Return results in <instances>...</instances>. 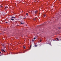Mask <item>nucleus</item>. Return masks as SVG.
<instances>
[{"label":"nucleus","mask_w":61,"mask_h":61,"mask_svg":"<svg viewBox=\"0 0 61 61\" xmlns=\"http://www.w3.org/2000/svg\"><path fill=\"white\" fill-rule=\"evenodd\" d=\"M1 51L2 52H5V51L3 49H2L1 50Z\"/></svg>","instance_id":"f257e3e1"},{"label":"nucleus","mask_w":61,"mask_h":61,"mask_svg":"<svg viewBox=\"0 0 61 61\" xmlns=\"http://www.w3.org/2000/svg\"><path fill=\"white\" fill-rule=\"evenodd\" d=\"M38 12V11H37V10L35 12V14H36H36H37V13Z\"/></svg>","instance_id":"f03ea898"},{"label":"nucleus","mask_w":61,"mask_h":61,"mask_svg":"<svg viewBox=\"0 0 61 61\" xmlns=\"http://www.w3.org/2000/svg\"><path fill=\"white\" fill-rule=\"evenodd\" d=\"M12 18H15L16 17H15L12 16Z\"/></svg>","instance_id":"7ed1b4c3"},{"label":"nucleus","mask_w":61,"mask_h":61,"mask_svg":"<svg viewBox=\"0 0 61 61\" xmlns=\"http://www.w3.org/2000/svg\"><path fill=\"white\" fill-rule=\"evenodd\" d=\"M11 20H12V21H14V19L11 18Z\"/></svg>","instance_id":"20e7f679"},{"label":"nucleus","mask_w":61,"mask_h":61,"mask_svg":"<svg viewBox=\"0 0 61 61\" xmlns=\"http://www.w3.org/2000/svg\"><path fill=\"white\" fill-rule=\"evenodd\" d=\"M35 47H37V45H35Z\"/></svg>","instance_id":"39448f33"},{"label":"nucleus","mask_w":61,"mask_h":61,"mask_svg":"<svg viewBox=\"0 0 61 61\" xmlns=\"http://www.w3.org/2000/svg\"><path fill=\"white\" fill-rule=\"evenodd\" d=\"M26 15H28V13H26Z\"/></svg>","instance_id":"423d86ee"},{"label":"nucleus","mask_w":61,"mask_h":61,"mask_svg":"<svg viewBox=\"0 0 61 61\" xmlns=\"http://www.w3.org/2000/svg\"><path fill=\"white\" fill-rule=\"evenodd\" d=\"M5 8H8V7L7 6H6L5 7Z\"/></svg>","instance_id":"0eeeda50"},{"label":"nucleus","mask_w":61,"mask_h":61,"mask_svg":"<svg viewBox=\"0 0 61 61\" xmlns=\"http://www.w3.org/2000/svg\"><path fill=\"white\" fill-rule=\"evenodd\" d=\"M56 39L57 40H59L57 38H56Z\"/></svg>","instance_id":"6e6552de"},{"label":"nucleus","mask_w":61,"mask_h":61,"mask_svg":"<svg viewBox=\"0 0 61 61\" xmlns=\"http://www.w3.org/2000/svg\"><path fill=\"white\" fill-rule=\"evenodd\" d=\"M20 24H24V23H22V22H21V23H20Z\"/></svg>","instance_id":"1a4fd4ad"},{"label":"nucleus","mask_w":61,"mask_h":61,"mask_svg":"<svg viewBox=\"0 0 61 61\" xmlns=\"http://www.w3.org/2000/svg\"><path fill=\"white\" fill-rule=\"evenodd\" d=\"M44 17H45V16H46V15H44Z\"/></svg>","instance_id":"9d476101"},{"label":"nucleus","mask_w":61,"mask_h":61,"mask_svg":"<svg viewBox=\"0 0 61 61\" xmlns=\"http://www.w3.org/2000/svg\"><path fill=\"white\" fill-rule=\"evenodd\" d=\"M32 41H33V42H34V40H32Z\"/></svg>","instance_id":"9b49d317"},{"label":"nucleus","mask_w":61,"mask_h":61,"mask_svg":"<svg viewBox=\"0 0 61 61\" xmlns=\"http://www.w3.org/2000/svg\"><path fill=\"white\" fill-rule=\"evenodd\" d=\"M23 48H24V49H25V47L24 46Z\"/></svg>","instance_id":"f8f14e48"},{"label":"nucleus","mask_w":61,"mask_h":61,"mask_svg":"<svg viewBox=\"0 0 61 61\" xmlns=\"http://www.w3.org/2000/svg\"><path fill=\"white\" fill-rule=\"evenodd\" d=\"M36 19L35 18V19H34V20H36Z\"/></svg>","instance_id":"ddd939ff"},{"label":"nucleus","mask_w":61,"mask_h":61,"mask_svg":"<svg viewBox=\"0 0 61 61\" xmlns=\"http://www.w3.org/2000/svg\"><path fill=\"white\" fill-rule=\"evenodd\" d=\"M34 40H35V39H36V38H34Z\"/></svg>","instance_id":"4468645a"},{"label":"nucleus","mask_w":61,"mask_h":61,"mask_svg":"<svg viewBox=\"0 0 61 61\" xmlns=\"http://www.w3.org/2000/svg\"><path fill=\"white\" fill-rule=\"evenodd\" d=\"M59 29H61V28H60V27H59Z\"/></svg>","instance_id":"2eb2a0df"},{"label":"nucleus","mask_w":61,"mask_h":61,"mask_svg":"<svg viewBox=\"0 0 61 61\" xmlns=\"http://www.w3.org/2000/svg\"><path fill=\"white\" fill-rule=\"evenodd\" d=\"M41 41H42V40H41L40 42H41Z\"/></svg>","instance_id":"dca6fc26"},{"label":"nucleus","mask_w":61,"mask_h":61,"mask_svg":"<svg viewBox=\"0 0 61 61\" xmlns=\"http://www.w3.org/2000/svg\"><path fill=\"white\" fill-rule=\"evenodd\" d=\"M25 18H26V17L24 18V19H25Z\"/></svg>","instance_id":"f3484780"},{"label":"nucleus","mask_w":61,"mask_h":61,"mask_svg":"<svg viewBox=\"0 0 61 61\" xmlns=\"http://www.w3.org/2000/svg\"><path fill=\"white\" fill-rule=\"evenodd\" d=\"M5 23H6L7 24V22H6Z\"/></svg>","instance_id":"a211bd4d"},{"label":"nucleus","mask_w":61,"mask_h":61,"mask_svg":"<svg viewBox=\"0 0 61 61\" xmlns=\"http://www.w3.org/2000/svg\"><path fill=\"white\" fill-rule=\"evenodd\" d=\"M0 7H2V6H1Z\"/></svg>","instance_id":"6ab92c4d"},{"label":"nucleus","mask_w":61,"mask_h":61,"mask_svg":"<svg viewBox=\"0 0 61 61\" xmlns=\"http://www.w3.org/2000/svg\"><path fill=\"white\" fill-rule=\"evenodd\" d=\"M2 46H4V44Z\"/></svg>","instance_id":"aec40b11"},{"label":"nucleus","mask_w":61,"mask_h":61,"mask_svg":"<svg viewBox=\"0 0 61 61\" xmlns=\"http://www.w3.org/2000/svg\"><path fill=\"white\" fill-rule=\"evenodd\" d=\"M30 47H31V46H30Z\"/></svg>","instance_id":"412c9836"},{"label":"nucleus","mask_w":61,"mask_h":61,"mask_svg":"<svg viewBox=\"0 0 61 61\" xmlns=\"http://www.w3.org/2000/svg\"><path fill=\"white\" fill-rule=\"evenodd\" d=\"M53 41V40H51V41Z\"/></svg>","instance_id":"4be33fe9"},{"label":"nucleus","mask_w":61,"mask_h":61,"mask_svg":"<svg viewBox=\"0 0 61 61\" xmlns=\"http://www.w3.org/2000/svg\"><path fill=\"white\" fill-rule=\"evenodd\" d=\"M31 12L32 13V11H31Z\"/></svg>","instance_id":"5701e85b"},{"label":"nucleus","mask_w":61,"mask_h":61,"mask_svg":"<svg viewBox=\"0 0 61 61\" xmlns=\"http://www.w3.org/2000/svg\"><path fill=\"white\" fill-rule=\"evenodd\" d=\"M50 40H49V41H50Z\"/></svg>","instance_id":"b1692460"},{"label":"nucleus","mask_w":61,"mask_h":61,"mask_svg":"<svg viewBox=\"0 0 61 61\" xmlns=\"http://www.w3.org/2000/svg\"><path fill=\"white\" fill-rule=\"evenodd\" d=\"M23 53H24V52H23Z\"/></svg>","instance_id":"393cba45"}]
</instances>
